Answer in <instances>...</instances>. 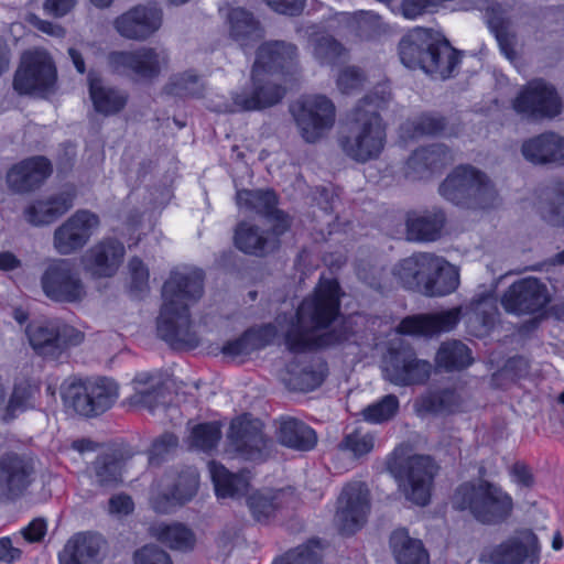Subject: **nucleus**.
I'll return each mask as SVG.
<instances>
[{"label": "nucleus", "mask_w": 564, "mask_h": 564, "mask_svg": "<svg viewBox=\"0 0 564 564\" xmlns=\"http://www.w3.org/2000/svg\"><path fill=\"white\" fill-rule=\"evenodd\" d=\"M134 564H172L169 554L155 545H145L133 556Z\"/></svg>", "instance_id": "60"}, {"label": "nucleus", "mask_w": 564, "mask_h": 564, "mask_svg": "<svg viewBox=\"0 0 564 564\" xmlns=\"http://www.w3.org/2000/svg\"><path fill=\"white\" fill-rule=\"evenodd\" d=\"M284 93V88L268 84L263 87L258 88L256 95L251 98H236L232 104H217L212 106V109L217 112L236 111L240 109H258L278 102L283 97Z\"/></svg>", "instance_id": "36"}, {"label": "nucleus", "mask_w": 564, "mask_h": 564, "mask_svg": "<svg viewBox=\"0 0 564 564\" xmlns=\"http://www.w3.org/2000/svg\"><path fill=\"white\" fill-rule=\"evenodd\" d=\"M453 505L459 510H469L473 516L484 523H495L512 510L511 497L499 487L486 481L463 484L454 496Z\"/></svg>", "instance_id": "7"}, {"label": "nucleus", "mask_w": 564, "mask_h": 564, "mask_svg": "<svg viewBox=\"0 0 564 564\" xmlns=\"http://www.w3.org/2000/svg\"><path fill=\"white\" fill-rule=\"evenodd\" d=\"M240 208L253 209L259 214L272 215L275 219V235L282 234L289 226L288 217L275 210L276 197L272 191H240L237 194Z\"/></svg>", "instance_id": "29"}, {"label": "nucleus", "mask_w": 564, "mask_h": 564, "mask_svg": "<svg viewBox=\"0 0 564 564\" xmlns=\"http://www.w3.org/2000/svg\"><path fill=\"white\" fill-rule=\"evenodd\" d=\"M444 225L441 212L411 213L406 220V236L413 241H434Z\"/></svg>", "instance_id": "31"}, {"label": "nucleus", "mask_w": 564, "mask_h": 564, "mask_svg": "<svg viewBox=\"0 0 564 564\" xmlns=\"http://www.w3.org/2000/svg\"><path fill=\"white\" fill-rule=\"evenodd\" d=\"M387 85H380L373 96H366L348 116L349 134L341 139L344 152L351 159L366 162L377 158L386 141V129L378 115L389 101Z\"/></svg>", "instance_id": "3"}, {"label": "nucleus", "mask_w": 564, "mask_h": 564, "mask_svg": "<svg viewBox=\"0 0 564 564\" xmlns=\"http://www.w3.org/2000/svg\"><path fill=\"white\" fill-rule=\"evenodd\" d=\"M47 531V524L44 519L37 518L32 520L25 528L20 531V534L14 535V539L20 536L24 538L30 543L41 541Z\"/></svg>", "instance_id": "64"}, {"label": "nucleus", "mask_w": 564, "mask_h": 564, "mask_svg": "<svg viewBox=\"0 0 564 564\" xmlns=\"http://www.w3.org/2000/svg\"><path fill=\"white\" fill-rule=\"evenodd\" d=\"M229 35L245 47L261 37V30L250 13L242 9H232L228 13Z\"/></svg>", "instance_id": "38"}, {"label": "nucleus", "mask_w": 564, "mask_h": 564, "mask_svg": "<svg viewBox=\"0 0 564 564\" xmlns=\"http://www.w3.org/2000/svg\"><path fill=\"white\" fill-rule=\"evenodd\" d=\"M124 247L121 242L107 239L90 248L85 257L86 269L97 276L115 274L122 261Z\"/></svg>", "instance_id": "26"}, {"label": "nucleus", "mask_w": 564, "mask_h": 564, "mask_svg": "<svg viewBox=\"0 0 564 564\" xmlns=\"http://www.w3.org/2000/svg\"><path fill=\"white\" fill-rule=\"evenodd\" d=\"M339 311V285L336 280H321L314 294L300 305L295 321L285 329L284 341L294 352L327 347L345 337L329 332L330 324Z\"/></svg>", "instance_id": "1"}, {"label": "nucleus", "mask_w": 564, "mask_h": 564, "mask_svg": "<svg viewBox=\"0 0 564 564\" xmlns=\"http://www.w3.org/2000/svg\"><path fill=\"white\" fill-rule=\"evenodd\" d=\"M134 384V401L145 406L152 408L151 397L159 394L158 381L149 373L138 375L133 381Z\"/></svg>", "instance_id": "57"}, {"label": "nucleus", "mask_w": 564, "mask_h": 564, "mask_svg": "<svg viewBox=\"0 0 564 564\" xmlns=\"http://www.w3.org/2000/svg\"><path fill=\"white\" fill-rule=\"evenodd\" d=\"M293 113L303 138L307 142H315L322 138L334 124L335 107L324 96L306 98Z\"/></svg>", "instance_id": "15"}, {"label": "nucleus", "mask_w": 564, "mask_h": 564, "mask_svg": "<svg viewBox=\"0 0 564 564\" xmlns=\"http://www.w3.org/2000/svg\"><path fill=\"white\" fill-rule=\"evenodd\" d=\"M382 369L390 382L406 386L424 381L430 376L431 365L417 360L410 348L390 347Z\"/></svg>", "instance_id": "17"}, {"label": "nucleus", "mask_w": 564, "mask_h": 564, "mask_svg": "<svg viewBox=\"0 0 564 564\" xmlns=\"http://www.w3.org/2000/svg\"><path fill=\"white\" fill-rule=\"evenodd\" d=\"M466 310L467 314H474L477 321L479 319L484 325H488L497 312V301L494 295L487 294L474 300Z\"/></svg>", "instance_id": "58"}, {"label": "nucleus", "mask_w": 564, "mask_h": 564, "mask_svg": "<svg viewBox=\"0 0 564 564\" xmlns=\"http://www.w3.org/2000/svg\"><path fill=\"white\" fill-rule=\"evenodd\" d=\"M513 109L527 118L539 119L556 116L561 102L553 87L542 80H533L514 99Z\"/></svg>", "instance_id": "19"}, {"label": "nucleus", "mask_w": 564, "mask_h": 564, "mask_svg": "<svg viewBox=\"0 0 564 564\" xmlns=\"http://www.w3.org/2000/svg\"><path fill=\"white\" fill-rule=\"evenodd\" d=\"M443 128L442 120L431 116L423 115L413 122H409L402 127V133L409 138H415L425 134H434Z\"/></svg>", "instance_id": "56"}, {"label": "nucleus", "mask_w": 564, "mask_h": 564, "mask_svg": "<svg viewBox=\"0 0 564 564\" xmlns=\"http://www.w3.org/2000/svg\"><path fill=\"white\" fill-rule=\"evenodd\" d=\"M94 473L96 481L101 486L116 484L121 476V462L107 454L98 459L94 467Z\"/></svg>", "instance_id": "54"}, {"label": "nucleus", "mask_w": 564, "mask_h": 564, "mask_svg": "<svg viewBox=\"0 0 564 564\" xmlns=\"http://www.w3.org/2000/svg\"><path fill=\"white\" fill-rule=\"evenodd\" d=\"M128 269L131 288L135 291L145 289L149 281V270L144 263L140 259L133 258L129 261Z\"/></svg>", "instance_id": "62"}, {"label": "nucleus", "mask_w": 564, "mask_h": 564, "mask_svg": "<svg viewBox=\"0 0 564 564\" xmlns=\"http://www.w3.org/2000/svg\"><path fill=\"white\" fill-rule=\"evenodd\" d=\"M375 448V435L362 429L347 432L339 444V449L355 458L369 454Z\"/></svg>", "instance_id": "49"}, {"label": "nucleus", "mask_w": 564, "mask_h": 564, "mask_svg": "<svg viewBox=\"0 0 564 564\" xmlns=\"http://www.w3.org/2000/svg\"><path fill=\"white\" fill-rule=\"evenodd\" d=\"M208 467L218 498H237L247 492L249 478L245 474L234 475L215 462L209 463Z\"/></svg>", "instance_id": "34"}, {"label": "nucleus", "mask_w": 564, "mask_h": 564, "mask_svg": "<svg viewBox=\"0 0 564 564\" xmlns=\"http://www.w3.org/2000/svg\"><path fill=\"white\" fill-rule=\"evenodd\" d=\"M470 351L459 341L444 343L437 351L436 362L445 369H459L470 364Z\"/></svg>", "instance_id": "48"}, {"label": "nucleus", "mask_w": 564, "mask_h": 564, "mask_svg": "<svg viewBox=\"0 0 564 564\" xmlns=\"http://www.w3.org/2000/svg\"><path fill=\"white\" fill-rule=\"evenodd\" d=\"M89 93L96 111L104 115L115 113L126 104L124 95L105 87L101 80L93 75H89Z\"/></svg>", "instance_id": "41"}, {"label": "nucleus", "mask_w": 564, "mask_h": 564, "mask_svg": "<svg viewBox=\"0 0 564 564\" xmlns=\"http://www.w3.org/2000/svg\"><path fill=\"white\" fill-rule=\"evenodd\" d=\"M271 334H274V327L271 325L260 330H249L240 338L226 344L223 348V351L225 355L231 357L249 355L254 349H258L270 343L271 339L267 338V336Z\"/></svg>", "instance_id": "46"}, {"label": "nucleus", "mask_w": 564, "mask_h": 564, "mask_svg": "<svg viewBox=\"0 0 564 564\" xmlns=\"http://www.w3.org/2000/svg\"><path fill=\"white\" fill-rule=\"evenodd\" d=\"M462 317V307H453L446 311L417 314L403 318L397 327L394 335L434 336L451 332L456 327Z\"/></svg>", "instance_id": "22"}, {"label": "nucleus", "mask_w": 564, "mask_h": 564, "mask_svg": "<svg viewBox=\"0 0 564 564\" xmlns=\"http://www.w3.org/2000/svg\"><path fill=\"white\" fill-rule=\"evenodd\" d=\"M73 206V195L63 192L37 200L26 210V218L34 225H46L66 213Z\"/></svg>", "instance_id": "32"}, {"label": "nucleus", "mask_w": 564, "mask_h": 564, "mask_svg": "<svg viewBox=\"0 0 564 564\" xmlns=\"http://www.w3.org/2000/svg\"><path fill=\"white\" fill-rule=\"evenodd\" d=\"M449 153L442 145L416 150L405 163V175L410 178L424 177L429 172L443 166Z\"/></svg>", "instance_id": "33"}, {"label": "nucleus", "mask_w": 564, "mask_h": 564, "mask_svg": "<svg viewBox=\"0 0 564 564\" xmlns=\"http://www.w3.org/2000/svg\"><path fill=\"white\" fill-rule=\"evenodd\" d=\"M395 279L406 289L435 297L453 293L459 285L458 269L433 253H414L393 269Z\"/></svg>", "instance_id": "4"}, {"label": "nucleus", "mask_w": 564, "mask_h": 564, "mask_svg": "<svg viewBox=\"0 0 564 564\" xmlns=\"http://www.w3.org/2000/svg\"><path fill=\"white\" fill-rule=\"evenodd\" d=\"M296 50L291 44L272 42L263 44L257 55L254 66L252 69V78L254 83L261 80L263 74L271 75L290 69L293 66Z\"/></svg>", "instance_id": "25"}, {"label": "nucleus", "mask_w": 564, "mask_h": 564, "mask_svg": "<svg viewBox=\"0 0 564 564\" xmlns=\"http://www.w3.org/2000/svg\"><path fill=\"white\" fill-rule=\"evenodd\" d=\"M55 354L65 347L79 345L84 340V333L74 326L55 322Z\"/></svg>", "instance_id": "59"}, {"label": "nucleus", "mask_w": 564, "mask_h": 564, "mask_svg": "<svg viewBox=\"0 0 564 564\" xmlns=\"http://www.w3.org/2000/svg\"><path fill=\"white\" fill-rule=\"evenodd\" d=\"M104 540L90 532H79L67 540L58 554L59 564H101Z\"/></svg>", "instance_id": "24"}, {"label": "nucleus", "mask_w": 564, "mask_h": 564, "mask_svg": "<svg viewBox=\"0 0 564 564\" xmlns=\"http://www.w3.org/2000/svg\"><path fill=\"white\" fill-rule=\"evenodd\" d=\"M76 412L96 415L108 410L118 398V387L111 379L99 378L86 383H73L65 394Z\"/></svg>", "instance_id": "11"}, {"label": "nucleus", "mask_w": 564, "mask_h": 564, "mask_svg": "<svg viewBox=\"0 0 564 564\" xmlns=\"http://www.w3.org/2000/svg\"><path fill=\"white\" fill-rule=\"evenodd\" d=\"M284 491H257L248 497L247 505L252 517L264 522L270 520L285 503Z\"/></svg>", "instance_id": "42"}, {"label": "nucleus", "mask_w": 564, "mask_h": 564, "mask_svg": "<svg viewBox=\"0 0 564 564\" xmlns=\"http://www.w3.org/2000/svg\"><path fill=\"white\" fill-rule=\"evenodd\" d=\"M550 302L545 284L535 278H527L513 283L503 294V308L513 314L535 313Z\"/></svg>", "instance_id": "20"}, {"label": "nucleus", "mask_w": 564, "mask_h": 564, "mask_svg": "<svg viewBox=\"0 0 564 564\" xmlns=\"http://www.w3.org/2000/svg\"><path fill=\"white\" fill-rule=\"evenodd\" d=\"M42 289L47 297L56 302H79L86 295V289L68 260H55L46 268Z\"/></svg>", "instance_id": "13"}, {"label": "nucleus", "mask_w": 564, "mask_h": 564, "mask_svg": "<svg viewBox=\"0 0 564 564\" xmlns=\"http://www.w3.org/2000/svg\"><path fill=\"white\" fill-rule=\"evenodd\" d=\"M177 447V438L173 434H164L156 440L150 452V462H159L165 455L172 453Z\"/></svg>", "instance_id": "63"}, {"label": "nucleus", "mask_w": 564, "mask_h": 564, "mask_svg": "<svg viewBox=\"0 0 564 564\" xmlns=\"http://www.w3.org/2000/svg\"><path fill=\"white\" fill-rule=\"evenodd\" d=\"M275 241L259 232L258 228L250 223H241L235 232L236 247L252 254H261L274 247Z\"/></svg>", "instance_id": "43"}, {"label": "nucleus", "mask_w": 564, "mask_h": 564, "mask_svg": "<svg viewBox=\"0 0 564 564\" xmlns=\"http://www.w3.org/2000/svg\"><path fill=\"white\" fill-rule=\"evenodd\" d=\"M109 63L117 72L151 78L166 65L167 56L162 50L142 47L131 52H113L109 55Z\"/></svg>", "instance_id": "21"}, {"label": "nucleus", "mask_w": 564, "mask_h": 564, "mask_svg": "<svg viewBox=\"0 0 564 564\" xmlns=\"http://www.w3.org/2000/svg\"><path fill=\"white\" fill-rule=\"evenodd\" d=\"M369 510L366 485L360 481L348 484L338 498L335 522L341 532L352 533L364 525Z\"/></svg>", "instance_id": "16"}, {"label": "nucleus", "mask_w": 564, "mask_h": 564, "mask_svg": "<svg viewBox=\"0 0 564 564\" xmlns=\"http://www.w3.org/2000/svg\"><path fill=\"white\" fill-rule=\"evenodd\" d=\"M279 440L283 445L300 451L312 449L317 441L315 432L295 419H286L281 422Z\"/></svg>", "instance_id": "37"}, {"label": "nucleus", "mask_w": 564, "mask_h": 564, "mask_svg": "<svg viewBox=\"0 0 564 564\" xmlns=\"http://www.w3.org/2000/svg\"><path fill=\"white\" fill-rule=\"evenodd\" d=\"M440 194L455 205L487 208L497 199L488 177L471 166L456 167L441 184Z\"/></svg>", "instance_id": "8"}, {"label": "nucleus", "mask_w": 564, "mask_h": 564, "mask_svg": "<svg viewBox=\"0 0 564 564\" xmlns=\"http://www.w3.org/2000/svg\"><path fill=\"white\" fill-rule=\"evenodd\" d=\"M466 399L463 391L446 390L437 394L420 398L415 408L420 413L432 412L441 414L456 413L465 410Z\"/></svg>", "instance_id": "35"}, {"label": "nucleus", "mask_w": 564, "mask_h": 564, "mask_svg": "<svg viewBox=\"0 0 564 564\" xmlns=\"http://www.w3.org/2000/svg\"><path fill=\"white\" fill-rule=\"evenodd\" d=\"M28 337L31 346L40 355L55 356V322L32 323L28 328Z\"/></svg>", "instance_id": "47"}, {"label": "nucleus", "mask_w": 564, "mask_h": 564, "mask_svg": "<svg viewBox=\"0 0 564 564\" xmlns=\"http://www.w3.org/2000/svg\"><path fill=\"white\" fill-rule=\"evenodd\" d=\"M401 62L409 68L445 79L458 64V53L446 42L437 43L431 31L415 28L400 42Z\"/></svg>", "instance_id": "5"}, {"label": "nucleus", "mask_w": 564, "mask_h": 564, "mask_svg": "<svg viewBox=\"0 0 564 564\" xmlns=\"http://www.w3.org/2000/svg\"><path fill=\"white\" fill-rule=\"evenodd\" d=\"M262 422L249 415L235 419L228 433L229 451L232 457L246 460H262L268 455L269 443L262 434Z\"/></svg>", "instance_id": "12"}, {"label": "nucleus", "mask_w": 564, "mask_h": 564, "mask_svg": "<svg viewBox=\"0 0 564 564\" xmlns=\"http://www.w3.org/2000/svg\"><path fill=\"white\" fill-rule=\"evenodd\" d=\"M220 434V425L216 422L197 424L191 430L187 438L188 447L208 451L218 443Z\"/></svg>", "instance_id": "51"}, {"label": "nucleus", "mask_w": 564, "mask_h": 564, "mask_svg": "<svg viewBox=\"0 0 564 564\" xmlns=\"http://www.w3.org/2000/svg\"><path fill=\"white\" fill-rule=\"evenodd\" d=\"M203 293V274L196 269H177L171 272L163 285L162 307L158 318L159 335L171 345L194 346L189 306Z\"/></svg>", "instance_id": "2"}, {"label": "nucleus", "mask_w": 564, "mask_h": 564, "mask_svg": "<svg viewBox=\"0 0 564 564\" xmlns=\"http://www.w3.org/2000/svg\"><path fill=\"white\" fill-rule=\"evenodd\" d=\"M36 391L37 388L31 384L28 380L17 382L2 410V420L9 422L20 413H23L31 408L33 405L32 400Z\"/></svg>", "instance_id": "45"}, {"label": "nucleus", "mask_w": 564, "mask_h": 564, "mask_svg": "<svg viewBox=\"0 0 564 564\" xmlns=\"http://www.w3.org/2000/svg\"><path fill=\"white\" fill-rule=\"evenodd\" d=\"M481 561L492 564H540L541 545L532 530H517L499 544L486 547Z\"/></svg>", "instance_id": "10"}, {"label": "nucleus", "mask_w": 564, "mask_h": 564, "mask_svg": "<svg viewBox=\"0 0 564 564\" xmlns=\"http://www.w3.org/2000/svg\"><path fill=\"white\" fill-rule=\"evenodd\" d=\"M390 546L398 564H430V556L422 542L410 538L404 529L392 532Z\"/></svg>", "instance_id": "30"}, {"label": "nucleus", "mask_w": 564, "mask_h": 564, "mask_svg": "<svg viewBox=\"0 0 564 564\" xmlns=\"http://www.w3.org/2000/svg\"><path fill=\"white\" fill-rule=\"evenodd\" d=\"M56 79L57 70L50 53L33 48L23 53L13 86L20 94L46 95L53 91Z\"/></svg>", "instance_id": "9"}, {"label": "nucleus", "mask_w": 564, "mask_h": 564, "mask_svg": "<svg viewBox=\"0 0 564 564\" xmlns=\"http://www.w3.org/2000/svg\"><path fill=\"white\" fill-rule=\"evenodd\" d=\"M552 144L555 143L552 142V139H549L547 133L541 134L523 143L522 154L532 163L554 162L564 164V143L557 145L563 150L561 154L551 150Z\"/></svg>", "instance_id": "44"}, {"label": "nucleus", "mask_w": 564, "mask_h": 564, "mask_svg": "<svg viewBox=\"0 0 564 564\" xmlns=\"http://www.w3.org/2000/svg\"><path fill=\"white\" fill-rule=\"evenodd\" d=\"M313 54L323 65H335L344 62L346 57L345 48L328 35L315 40Z\"/></svg>", "instance_id": "52"}, {"label": "nucleus", "mask_w": 564, "mask_h": 564, "mask_svg": "<svg viewBox=\"0 0 564 564\" xmlns=\"http://www.w3.org/2000/svg\"><path fill=\"white\" fill-rule=\"evenodd\" d=\"M151 534L169 547L186 551L194 547L196 539L192 530L182 523H158Z\"/></svg>", "instance_id": "40"}, {"label": "nucleus", "mask_w": 564, "mask_h": 564, "mask_svg": "<svg viewBox=\"0 0 564 564\" xmlns=\"http://www.w3.org/2000/svg\"><path fill=\"white\" fill-rule=\"evenodd\" d=\"M50 162L42 156L28 159L14 165L7 175L9 186L15 192H28L39 186L51 174Z\"/></svg>", "instance_id": "27"}, {"label": "nucleus", "mask_w": 564, "mask_h": 564, "mask_svg": "<svg viewBox=\"0 0 564 564\" xmlns=\"http://www.w3.org/2000/svg\"><path fill=\"white\" fill-rule=\"evenodd\" d=\"M202 84L197 76L184 73L171 78L166 86V93L177 97L196 96L200 91Z\"/></svg>", "instance_id": "55"}, {"label": "nucleus", "mask_w": 564, "mask_h": 564, "mask_svg": "<svg viewBox=\"0 0 564 564\" xmlns=\"http://www.w3.org/2000/svg\"><path fill=\"white\" fill-rule=\"evenodd\" d=\"M163 13L152 4H139L113 20L117 33L128 40L144 41L162 26Z\"/></svg>", "instance_id": "18"}, {"label": "nucleus", "mask_w": 564, "mask_h": 564, "mask_svg": "<svg viewBox=\"0 0 564 564\" xmlns=\"http://www.w3.org/2000/svg\"><path fill=\"white\" fill-rule=\"evenodd\" d=\"M539 213L546 223L564 226V184L540 202Z\"/></svg>", "instance_id": "50"}, {"label": "nucleus", "mask_w": 564, "mask_h": 564, "mask_svg": "<svg viewBox=\"0 0 564 564\" xmlns=\"http://www.w3.org/2000/svg\"><path fill=\"white\" fill-rule=\"evenodd\" d=\"M402 448L395 449L388 466L394 475L399 491L413 505L426 506L430 502L433 479L437 466L429 456L403 457Z\"/></svg>", "instance_id": "6"}, {"label": "nucleus", "mask_w": 564, "mask_h": 564, "mask_svg": "<svg viewBox=\"0 0 564 564\" xmlns=\"http://www.w3.org/2000/svg\"><path fill=\"white\" fill-rule=\"evenodd\" d=\"M398 408V399L394 395H386L379 402L364 409L362 416L369 423H382L394 416Z\"/></svg>", "instance_id": "53"}, {"label": "nucleus", "mask_w": 564, "mask_h": 564, "mask_svg": "<svg viewBox=\"0 0 564 564\" xmlns=\"http://www.w3.org/2000/svg\"><path fill=\"white\" fill-rule=\"evenodd\" d=\"M479 10H485V19L489 29L495 33L501 53L509 59L513 61L516 56L514 36L508 31L507 22L503 18V11L500 6H478Z\"/></svg>", "instance_id": "39"}, {"label": "nucleus", "mask_w": 564, "mask_h": 564, "mask_svg": "<svg viewBox=\"0 0 564 564\" xmlns=\"http://www.w3.org/2000/svg\"><path fill=\"white\" fill-rule=\"evenodd\" d=\"M32 466L24 458L8 454L0 458V497L17 494L31 481Z\"/></svg>", "instance_id": "28"}, {"label": "nucleus", "mask_w": 564, "mask_h": 564, "mask_svg": "<svg viewBox=\"0 0 564 564\" xmlns=\"http://www.w3.org/2000/svg\"><path fill=\"white\" fill-rule=\"evenodd\" d=\"M362 80L364 77L357 68L347 67L339 74L337 86L343 94L348 95L357 90L361 86Z\"/></svg>", "instance_id": "61"}, {"label": "nucleus", "mask_w": 564, "mask_h": 564, "mask_svg": "<svg viewBox=\"0 0 564 564\" xmlns=\"http://www.w3.org/2000/svg\"><path fill=\"white\" fill-rule=\"evenodd\" d=\"M99 217L86 209L77 210L54 231L53 245L61 254H70L82 249L97 232Z\"/></svg>", "instance_id": "14"}, {"label": "nucleus", "mask_w": 564, "mask_h": 564, "mask_svg": "<svg viewBox=\"0 0 564 564\" xmlns=\"http://www.w3.org/2000/svg\"><path fill=\"white\" fill-rule=\"evenodd\" d=\"M170 482L167 480L156 484L151 489L150 503L159 513L172 512L176 507L191 500L197 491L198 474L191 469L181 475L171 494L166 492Z\"/></svg>", "instance_id": "23"}]
</instances>
